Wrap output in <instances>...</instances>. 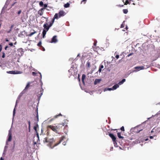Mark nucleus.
Returning <instances> with one entry per match:
<instances>
[{"instance_id": "7ed1b4c3", "label": "nucleus", "mask_w": 160, "mask_h": 160, "mask_svg": "<svg viewBox=\"0 0 160 160\" xmlns=\"http://www.w3.org/2000/svg\"><path fill=\"white\" fill-rule=\"evenodd\" d=\"M9 3V2L7 0L6 2L5 5H4V6L3 7V8L2 9V11H3V10L4 9H6L7 8L8 5V4Z\"/></svg>"}, {"instance_id": "dca6fc26", "label": "nucleus", "mask_w": 160, "mask_h": 160, "mask_svg": "<svg viewBox=\"0 0 160 160\" xmlns=\"http://www.w3.org/2000/svg\"><path fill=\"white\" fill-rule=\"evenodd\" d=\"M21 12H22V11L21 10L19 11L18 12V14L19 15L21 13Z\"/></svg>"}, {"instance_id": "423d86ee", "label": "nucleus", "mask_w": 160, "mask_h": 160, "mask_svg": "<svg viewBox=\"0 0 160 160\" xmlns=\"http://www.w3.org/2000/svg\"><path fill=\"white\" fill-rule=\"evenodd\" d=\"M70 6V4L69 3H67L64 5V7L65 8H68Z\"/></svg>"}, {"instance_id": "4468645a", "label": "nucleus", "mask_w": 160, "mask_h": 160, "mask_svg": "<svg viewBox=\"0 0 160 160\" xmlns=\"http://www.w3.org/2000/svg\"><path fill=\"white\" fill-rule=\"evenodd\" d=\"M125 22V21H124L123 22V23L121 25V28H123L124 27V25H123V23Z\"/></svg>"}, {"instance_id": "9d476101", "label": "nucleus", "mask_w": 160, "mask_h": 160, "mask_svg": "<svg viewBox=\"0 0 160 160\" xmlns=\"http://www.w3.org/2000/svg\"><path fill=\"white\" fill-rule=\"evenodd\" d=\"M57 36H54L52 38L51 40H57Z\"/></svg>"}, {"instance_id": "6ab92c4d", "label": "nucleus", "mask_w": 160, "mask_h": 160, "mask_svg": "<svg viewBox=\"0 0 160 160\" xmlns=\"http://www.w3.org/2000/svg\"><path fill=\"white\" fill-rule=\"evenodd\" d=\"M129 3V2H128V1L127 0L126 1V2H125V4H126H126H128Z\"/></svg>"}, {"instance_id": "f3484780", "label": "nucleus", "mask_w": 160, "mask_h": 160, "mask_svg": "<svg viewBox=\"0 0 160 160\" xmlns=\"http://www.w3.org/2000/svg\"><path fill=\"white\" fill-rule=\"evenodd\" d=\"M55 19L54 18H53L52 19V20L51 21V22L53 23L54 22Z\"/></svg>"}, {"instance_id": "aec40b11", "label": "nucleus", "mask_w": 160, "mask_h": 160, "mask_svg": "<svg viewBox=\"0 0 160 160\" xmlns=\"http://www.w3.org/2000/svg\"><path fill=\"white\" fill-rule=\"evenodd\" d=\"M86 1V0H82V2H84V3H85Z\"/></svg>"}, {"instance_id": "9b49d317", "label": "nucleus", "mask_w": 160, "mask_h": 160, "mask_svg": "<svg viewBox=\"0 0 160 160\" xmlns=\"http://www.w3.org/2000/svg\"><path fill=\"white\" fill-rule=\"evenodd\" d=\"M36 32L35 31H34L33 32H31L29 34V36H32V35H33V34H34V33H35Z\"/></svg>"}, {"instance_id": "f03ea898", "label": "nucleus", "mask_w": 160, "mask_h": 160, "mask_svg": "<svg viewBox=\"0 0 160 160\" xmlns=\"http://www.w3.org/2000/svg\"><path fill=\"white\" fill-rule=\"evenodd\" d=\"M43 27H44V30H47V31H48L50 28V27L49 26L47 22L45 23L43 26Z\"/></svg>"}, {"instance_id": "20e7f679", "label": "nucleus", "mask_w": 160, "mask_h": 160, "mask_svg": "<svg viewBox=\"0 0 160 160\" xmlns=\"http://www.w3.org/2000/svg\"><path fill=\"white\" fill-rule=\"evenodd\" d=\"M13 26H14L13 25H12L10 28V29L8 30H7V32L9 33L12 30Z\"/></svg>"}, {"instance_id": "39448f33", "label": "nucleus", "mask_w": 160, "mask_h": 160, "mask_svg": "<svg viewBox=\"0 0 160 160\" xmlns=\"http://www.w3.org/2000/svg\"><path fill=\"white\" fill-rule=\"evenodd\" d=\"M54 18L55 19H58L59 18L58 17V13H55V15L54 16Z\"/></svg>"}, {"instance_id": "2eb2a0df", "label": "nucleus", "mask_w": 160, "mask_h": 160, "mask_svg": "<svg viewBox=\"0 0 160 160\" xmlns=\"http://www.w3.org/2000/svg\"><path fill=\"white\" fill-rule=\"evenodd\" d=\"M43 6L45 8L48 7V5L46 4H43Z\"/></svg>"}, {"instance_id": "4be33fe9", "label": "nucleus", "mask_w": 160, "mask_h": 160, "mask_svg": "<svg viewBox=\"0 0 160 160\" xmlns=\"http://www.w3.org/2000/svg\"><path fill=\"white\" fill-rule=\"evenodd\" d=\"M126 29H127L128 28V27H127V26H126Z\"/></svg>"}, {"instance_id": "412c9836", "label": "nucleus", "mask_w": 160, "mask_h": 160, "mask_svg": "<svg viewBox=\"0 0 160 160\" xmlns=\"http://www.w3.org/2000/svg\"><path fill=\"white\" fill-rule=\"evenodd\" d=\"M42 18H46V22H47V21H48V18H45V17H42Z\"/></svg>"}, {"instance_id": "393cba45", "label": "nucleus", "mask_w": 160, "mask_h": 160, "mask_svg": "<svg viewBox=\"0 0 160 160\" xmlns=\"http://www.w3.org/2000/svg\"><path fill=\"white\" fill-rule=\"evenodd\" d=\"M133 4H134V5H135V3H133Z\"/></svg>"}, {"instance_id": "6e6552de", "label": "nucleus", "mask_w": 160, "mask_h": 160, "mask_svg": "<svg viewBox=\"0 0 160 160\" xmlns=\"http://www.w3.org/2000/svg\"><path fill=\"white\" fill-rule=\"evenodd\" d=\"M38 13L40 16H42L43 14V12L39 10L38 12Z\"/></svg>"}, {"instance_id": "f257e3e1", "label": "nucleus", "mask_w": 160, "mask_h": 160, "mask_svg": "<svg viewBox=\"0 0 160 160\" xmlns=\"http://www.w3.org/2000/svg\"><path fill=\"white\" fill-rule=\"evenodd\" d=\"M58 17L60 18L61 17L64 16L65 14V12L63 11H60L58 13Z\"/></svg>"}, {"instance_id": "b1692460", "label": "nucleus", "mask_w": 160, "mask_h": 160, "mask_svg": "<svg viewBox=\"0 0 160 160\" xmlns=\"http://www.w3.org/2000/svg\"><path fill=\"white\" fill-rule=\"evenodd\" d=\"M8 40V39H6V40Z\"/></svg>"}, {"instance_id": "f8f14e48", "label": "nucleus", "mask_w": 160, "mask_h": 160, "mask_svg": "<svg viewBox=\"0 0 160 160\" xmlns=\"http://www.w3.org/2000/svg\"><path fill=\"white\" fill-rule=\"evenodd\" d=\"M39 4L40 6H42L43 5V3L42 1H41L39 3Z\"/></svg>"}, {"instance_id": "5701e85b", "label": "nucleus", "mask_w": 160, "mask_h": 160, "mask_svg": "<svg viewBox=\"0 0 160 160\" xmlns=\"http://www.w3.org/2000/svg\"><path fill=\"white\" fill-rule=\"evenodd\" d=\"M1 24H0V27H1Z\"/></svg>"}, {"instance_id": "0eeeda50", "label": "nucleus", "mask_w": 160, "mask_h": 160, "mask_svg": "<svg viewBox=\"0 0 160 160\" xmlns=\"http://www.w3.org/2000/svg\"><path fill=\"white\" fill-rule=\"evenodd\" d=\"M48 31H47V30H43L42 32V34L43 36V37L46 35V32Z\"/></svg>"}, {"instance_id": "a211bd4d", "label": "nucleus", "mask_w": 160, "mask_h": 160, "mask_svg": "<svg viewBox=\"0 0 160 160\" xmlns=\"http://www.w3.org/2000/svg\"><path fill=\"white\" fill-rule=\"evenodd\" d=\"M44 9H45L44 8H41L39 10L40 11H42L43 12V11Z\"/></svg>"}, {"instance_id": "a878e982", "label": "nucleus", "mask_w": 160, "mask_h": 160, "mask_svg": "<svg viewBox=\"0 0 160 160\" xmlns=\"http://www.w3.org/2000/svg\"><path fill=\"white\" fill-rule=\"evenodd\" d=\"M130 1H132V0H129Z\"/></svg>"}, {"instance_id": "ddd939ff", "label": "nucleus", "mask_w": 160, "mask_h": 160, "mask_svg": "<svg viewBox=\"0 0 160 160\" xmlns=\"http://www.w3.org/2000/svg\"><path fill=\"white\" fill-rule=\"evenodd\" d=\"M49 24L48 25L50 27V28L53 25V23L51 22H49Z\"/></svg>"}, {"instance_id": "1a4fd4ad", "label": "nucleus", "mask_w": 160, "mask_h": 160, "mask_svg": "<svg viewBox=\"0 0 160 160\" xmlns=\"http://www.w3.org/2000/svg\"><path fill=\"white\" fill-rule=\"evenodd\" d=\"M123 12L125 14H127L128 12V10L127 9H124L123 10Z\"/></svg>"}]
</instances>
